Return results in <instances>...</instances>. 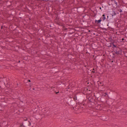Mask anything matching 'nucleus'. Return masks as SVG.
<instances>
[{
    "instance_id": "22",
    "label": "nucleus",
    "mask_w": 127,
    "mask_h": 127,
    "mask_svg": "<svg viewBox=\"0 0 127 127\" xmlns=\"http://www.w3.org/2000/svg\"><path fill=\"white\" fill-rule=\"evenodd\" d=\"M2 111V110H0V112H1V111Z\"/></svg>"
},
{
    "instance_id": "6",
    "label": "nucleus",
    "mask_w": 127,
    "mask_h": 127,
    "mask_svg": "<svg viewBox=\"0 0 127 127\" xmlns=\"http://www.w3.org/2000/svg\"><path fill=\"white\" fill-rule=\"evenodd\" d=\"M88 100H89L90 102H94L95 101V99L91 97H89L88 98Z\"/></svg>"
},
{
    "instance_id": "8",
    "label": "nucleus",
    "mask_w": 127,
    "mask_h": 127,
    "mask_svg": "<svg viewBox=\"0 0 127 127\" xmlns=\"http://www.w3.org/2000/svg\"><path fill=\"white\" fill-rule=\"evenodd\" d=\"M102 96H106V98H107V97L109 98L108 96V95L107 94V93H104L103 95Z\"/></svg>"
},
{
    "instance_id": "11",
    "label": "nucleus",
    "mask_w": 127,
    "mask_h": 127,
    "mask_svg": "<svg viewBox=\"0 0 127 127\" xmlns=\"http://www.w3.org/2000/svg\"><path fill=\"white\" fill-rule=\"evenodd\" d=\"M19 127H25V126L24 125L23 123H22L19 124Z\"/></svg>"
},
{
    "instance_id": "3",
    "label": "nucleus",
    "mask_w": 127,
    "mask_h": 127,
    "mask_svg": "<svg viewBox=\"0 0 127 127\" xmlns=\"http://www.w3.org/2000/svg\"><path fill=\"white\" fill-rule=\"evenodd\" d=\"M80 109L82 110L84 109L86 107H87V104H85V102L84 100L83 101V102L80 103Z\"/></svg>"
},
{
    "instance_id": "23",
    "label": "nucleus",
    "mask_w": 127,
    "mask_h": 127,
    "mask_svg": "<svg viewBox=\"0 0 127 127\" xmlns=\"http://www.w3.org/2000/svg\"><path fill=\"white\" fill-rule=\"evenodd\" d=\"M127 80V81L126 82V84H127V80Z\"/></svg>"
},
{
    "instance_id": "26",
    "label": "nucleus",
    "mask_w": 127,
    "mask_h": 127,
    "mask_svg": "<svg viewBox=\"0 0 127 127\" xmlns=\"http://www.w3.org/2000/svg\"><path fill=\"white\" fill-rule=\"evenodd\" d=\"M8 84V83H7V85Z\"/></svg>"
},
{
    "instance_id": "13",
    "label": "nucleus",
    "mask_w": 127,
    "mask_h": 127,
    "mask_svg": "<svg viewBox=\"0 0 127 127\" xmlns=\"http://www.w3.org/2000/svg\"><path fill=\"white\" fill-rule=\"evenodd\" d=\"M29 120H28V119L27 118V117H24V121H25V122H26L27 121H28Z\"/></svg>"
},
{
    "instance_id": "4",
    "label": "nucleus",
    "mask_w": 127,
    "mask_h": 127,
    "mask_svg": "<svg viewBox=\"0 0 127 127\" xmlns=\"http://www.w3.org/2000/svg\"><path fill=\"white\" fill-rule=\"evenodd\" d=\"M79 104H77L74 107H73V109L74 110L77 111L78 110L80 111V110L81 109H80V102H78Z\"/></svg>"
},
{
    "instance_id": "5",
    "label": "nucleus",
    "mask_w": 127,
    "mask_h": 127,
    "mask_svg": "<svg viewBox=\"0 0 127 127\" xmlns=\"http://www.w3.org/2000/svg\"><path fill=\"white\" fill-rule=\"evenodd\" d=\"M24 124L25 126L28 127L31 125V123L29 120L27 121L24 122Z\"/></svg>"
},
{
    "instance_id": "9",
    "label": "nucleus",
    "mask_w": 127,
    "mask_h": 127,
    "mask_svg": "<svg viewBox=\"0 0 127 127\" xmlns=\"http://www.w3.org/2000/svg\"><path fill=\"white\" fill-rule=\"evenodd\" d=\"M105 15L104 14H103L102 15V16L101 17L100 19H101L102 20V21H104L106 19L105 17Z\"/></svg>"
},
{
    "instance_id": "27",
    "label": "nucleus",
    "mask_w": 127,
    "mask_h": 127,
    "mask_svg": "<svg viewBox=\"0 0 127 127\" xmlns=\"http://www.w3.org/2000/svg\"><path fill=\"white\" fill-rule=\"evenodd\" d=\"M31 85V83H30V85Z\"/></svg>"
},
{
    "instance_id": "17",
    "label": "nucleus",
    "mask_w": 127,
    "mask_h": 127,
    "mask_svg": "<svg viewBox=\"0 0 127 127\" xmlns=\"http://www.w3.org/2000/svg\"><path fill=\"white\" fill-rule=\"evenodd\" d=\"M27 80H24V82L25 83H27L28 82L27 81Z\"/></svg>"
},
{
    "instance_id": "21",
    "label": "nucleus",
    "mask_w": 127,
    "mask_h": 127,
    "mask_svg": "<svg viewBox=\"0 0 127 127\" xmlns=\"http://www.w3.org/2000/svg\"><path fill=\"white\" fill-rule=\"evenodd\" d=\"M74 127H80L79 126H76Z\"/></svg>"
},
{
    "instance_id": "18",
    "label": "nucleus",
    "mask_w": 127,
    "mask_h": 127,
    "mask_svg": "<svg viewBox=\"0 0 127 127\" xmlns=\"http://www.w3.org/2000/svg\"><path fill=\"white\" fill-rule=\"evenodd\" d=\"M97 106L99 108H100V105H97Z\"/></svg>"
},
{
    "instance_id": "14",
    "label": "nucleus",
    "mask_w": 127,
    "mask_h": 127,
    "mask_svg": "<svg viewBox=\"0 0 127 127\" xmlns=\"http://www.w3.org/2000/svg\"><path fill=\"white\" fill-rule=\"evenodd\" d=\"M105 81V80L102 81L103 82L102 83L100 82V86H103L104 85L103 83Z\"/></svg>"
},
{
    "instance_id": "16",
    "label": "nucleus",
    "mask_w": 127,
    "mask_h": 127,
    "mask_svg": "<svg viewBox=\"0 0 127 127\" xmlns=\"http://www.w3.org/2000/svg\"><path fill=\"white\" fill-rule=\"evenodd\" d=\"M55 93L57 95H60L59 94H58L59 93V91H58V92H56L55 91Z\"/></svg>"
},
{
    "instance_id": "12",
    "label": "nucleus",
    "mask_w": 127,
    "mask_h": 127,
    "mask_svg": "<svg viewBox=\"0 0 127 127\" xmlns=\"http://www.w3.org/2000/svg\"><path fill=\"white\" fill-rule=\"evenodd\" d=\"M41 111L43 113H45L47 112L46 109H43Z\"/></svg>"
},
{
    "instance_id": "20",
    "label": "nucleus",
    "mask_w": 127,
    "mask_h": 127,
    "mask_svg": "<svg viewBox=\"0 0 127 127\" xmlns=\"http://www.w3.org/2000/svg\"><path fill=\"white\" fill-rule=\"evenodd\" d=\"M87 90H89V91H92V90H89V89H88V88H87Z\"/></svg>"
},
{
    "instance_id": "19",
    "label": "nucleus",
    "mask_w": 127,
    "mask_h": 127,
    "mask_svg": "<svg viewBox=\"0 0 127 127\" xmlns=\"http://www.w3.org/2000/svg\"><path fill=\"white\" fill-rule=\"evenodd\" d=\"M27 82H31V80H27Z\"/></svg>"
},
{
    "instance_id": "10",
    "label": "nucleus",
    "mask_w": 127,
    "mask_h": 127,
    "mask_svg": "<svg viewBox=\"0 0 127 127\" xmlns=\"http://www.w3.org/2000/svg\"><path fill=\"white\" fill-rule=\"evenodd\" d=\"M58 84L60 85L63 86L64 84L63 83V82L60 81L59 82Z\"/></svg>"
},
{
    "instance_id": "25",
    "label": "nucleus",
    "mask_w": 127,
    "mask_h": 127,
    "mask_svg": "<svg viewBox=\"0 0 127 127\" xmlns=\"http://www.w3.org/2000/svg\"><path fill=\"white\" fill-rule=\"evenodd\" d=\"M53 88V87L52 86V88Z\"/></svg>"
},
{
    "instance_id": "1",
    "label": "nucleus",
    "mask_w": 127,
    "mask_h": 127,
    "mask_svg": "<svg viewBox=\"0 0 127 127\" xmlns=\"http://www.w3.org/2000/svg\"><path fill=\"white\" fill-rule=\"evenodd\" d=\"M84 98V96L83 95H80L77 96H76L75 97L73 98V99H74V101L77 100L78 102H79L83 100Z\"/></svg>"
},
{
    "instance_id": "2",
    "label": "nucleus",
    "mask_w": 127,
    "mask_h": 127,
    "mask_svg": "<svg viewBox=\"0 0 127 127\" xmlns=\"http://www.w3.org/2000/svg\"><path fill=\"white\" fill-rule=\"evenodd\" d=\"M67 103L69 105H73L75 103V102L74 101V99L72 98L71 97H68L66 98Z\"/></svg>"
},
{
    "instance_id": "28",
    "label": "nucleus",
    "mask_w": 127,
    "mask_h": 127,
    "mask_svg": "<svg viewBox=\"0 0 127 127\" xmlns=\"http://www.w3.org/2000/svg\"><path fill=\"white\" fill-rule=\"evenodd\" d=\"M2 77L1 78V79H2Z\"/></svg>"
},
{
    "instance_id": "7",
    "label": "nucleus",
    "mask_w": 127,
    "mask_h": 127,
    "mask_svg": "<svg viewBox=\"0 0 127 127\" xmlns=\"http://www.w3.org/2000/svg\"><path fill=\"white\" fill-rule=\"evenodd\" d=\"M93 83L94 84L95 86H97V85L99 87V86H100V82L99 81H97V82L95 83V82H94V81L93 82Z\"/></svg>"
},
{
    "instance_id": "15",
    "label": "nucleus",
    "mask_w": 127,
    "mask_h": 127,
    "mask_svg": "<svg viewBox=\"0 0 127 127\" xmlns=\"http://www.w3.org/2000/svg\"><path fill=\"white\" fill-rule=\"evenodd\" d=\"M101 21H102V20L101 19H100L99 20L97 21V23H100Z\"/></svg>"
},
{
    "instance_id": "24",
    "label": "nucleus",
    "mask_w": 127,
    "mask_h": 127,
    "mask_svg": "<svg viewBox=\"0 0 127 127\" xmlns=\"http://www.w3.org/2000/svg\"><path fill=\"white\" fill-rule=\"evenodd\" d=\"M33 90H34V88H33Z\"/></svg>"
},
{
    "instance_id": "29",
    "label": "nucleus",
    "mask_w": 127,
    "mask_h": 127,
    "mask_svg": "<svg viewBox=\"0 0 127 127\" xmlns=\"http://www.w3.org/2000/svg\"><path fill=\"white\" fill-rule=\"evenodd\" d=\"M124 39H122V40H123Z\"/></svg>"
}]
</instances>
